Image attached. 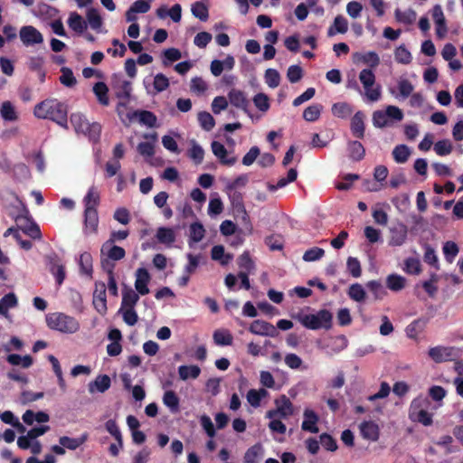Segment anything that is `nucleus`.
Masks as SVG:
<instances>
[{
    "mask_svg": "<svg viewBox=\"0 0 463 463\" xmlns=\"http://www.w3.org/2000/svg\"><path fill=\"white\" fill-rule=\"evenodd\" d=\"M354 61L355 62H363L368 65L370 68L364 69L359 73V80L364 89V94L368 100L377 101L381 98V86L375 85V75L373 69H375L380 64L379 55L370 51L365 53L355 52L354 54Z\"/></svg>",
    "mask_w": 463,
    "mask_h": 463,
    "instance_id": "1",
    "label": "nucleus"
},
{
    "mask_svg": "<svg viewBox=\"0 0 463 463\" xmlns=\"http://www.w3.org/2000/svg\"><path fill=\"white\" fill-rule=\"evenodd\" d=\"M37 118L49 119L61 128H68V106L57 99H46L33 109Z\"/></svg>",
    "mask_w": 463,
    "mask_h": 463,
    "instance_id": "2",
    "label": "nucleus"
},
{
    "mask_svg": "<svg viewBox=\"0 0 463 463\" xmlns=\"http://www.w3.org/2000/svg\"><path fill=\"white\" fill-rule=\"evenodd\" d=\"M100 265L109 276V291L116 296V279L113 269L116 266V231H112L109 239L100 249Z\"/></svg>",
    "mask_w": 463,
    "mask_h": 463,
    "instance_id": "3",
    "label": "nucleus"
},
{
    "mask_svg": "<svg viewBox=\"0 0 463 463\" xmlns=\"http://www.w3.org/2000/svg\"><path fill=\"white\" fill-rule=\"evenodd\" d=\"M300 324L310 330H329L333 326V314L327 309H320L316 314L299 315Z\"/></svg>",
    "mask_w": 463,
    "mask_h": 463,
    "instance_id": "4",
    "label": "nucleus"
},
{
    "mask_svg": "<svg viewBox=\"0 0 463 463\" xmlns=\"http://www.w3.org/2000/svg\"><path fill=\"white\" fill-rule=\"evenodd\" d=\"M46 324L49 328L66 334L75 333L80 328L79 322L74 317L61 312L47 315Z\"/></svg>",
    "mask_w": 463,
    "mask_h": 463,
    "instance_id": "5",
    "label": "nucleus"
},
{
    "mask_svg": "<svg viewBox=\"0 0 463 463\" xmlns=\"http://www.w3.org/2000/svg\"><path fill=\"white\" fill-rule=\"evenodd\" d=\"M16 223V229L18 232L21 230L24 234L32 238L33 240H41L43 235L39 225L33 220L29 215V212L26 208L24 209V213L18 214L14 218Z\"/></svg>",
    "mask_w": 463,
    "mask_h": 463,
    "instance_id": "6",
    "label": "nucleus"
},
{
    "mask_svg": "<svg viewBox=\"0 0 463 463\" xmlns=\"http://www.w3.org/2000/svg\"><path fill=\"white\" fill-rule=\"evenodd\" d=\"M429 356L437 364L456 361L460 357V349L455 346L437 345L429 349Z\"/></svg>",
    "mask_w": 463,
    "mask_h": 463,
    "instance_id": "7",
    "label": "nucleus"
},
{
    "mask_svg": "<svg viewBox=\"0 0 463 463\" xmlns=\"http://www.w3.org/2000/svg\"><path fill=\"white\" fill-rule=\"evenodd\" d=\"M226 192L228 194L234 216L236 218H240L243 222H249L250 216L243 203L242 194L241 192L232 190H226Z\"/></svg>",
    "mask_w": 463,
    "mask_h": 463,
    "instance_id": "8",
    "label": "nucleus"
},
{
    "mask_svg": "<svg viewBox=\"0 0 463 463\" xmlns=\"http://www.w3.org/2000/svg\"><path fill=\"white\" fill-rule=\"evenodd\" d=\"M277 408L267 411L266 417L273 419L276 417L287 419L294 412L293 404L286 395H281L279 400H276Z\"/></svg>",
    "mask_w": 463,
    "mask_h": 463,
    "instance_id": "9",
    "label": "nucleus"
},
{
    "mask_svg": "<svg viewBox=\"0 0 463 463\" xmlns=\"http://www.w3.org/2000/svg\"><path fill=\"white\" fill-rule=\"evenodd\" d=\"M229 102L235 108L241 109L247 115L251 116L250 108V100L246 96V93L238 89H232L228 92Z\"/></svg>",
    "mask_w": 463,
    "mask_h": 463,
    "instance_id": "10",
    "label": "nucleus"
},
{
    "mask_svg": "<svg viewBox=\"0 0 463 463\" xmlns=\"http://www.w3.org/2000/svg\"><path fill=\"white\" fill-rule=\"evenodd\" d=\"M20 39L25 46L38 44L43 42L41 32L32 25H25L21 28Z\"/></svg>",
    "mask_w": 463,
    "mask_h": 463,
    "instance_id": "11",
    "label": "nucleus"
},
{
    "mask_svg": "<svg viewBox=\"0 0 463 463\" xmlns=\"http://www.w3.org/2000/svg\"><path fill=\"white\" fill-rule=\"evenodd\" d=\"M249 331L253 335L275 337L279 332L277 328L270 323L257 319L251 322Z\"/></svg>",
    "mask_w": 463,
    "mask_h": 463,
    "instance_id": "12",
    "label": "nucleus"
},
{
    "mask_svg": "<svg viewBox=\"0 0 463 463\" xmlns=\"http://www.w3.org/2000/svg\"><path fill=\"white\" fill-rule=\"evenodd\" d=\"M433 21L436 24V34L439 39L444 38L447 33V24L444 13L440 5H435L431 11Z\"/></svg>",
    "mask_w": 463,
    "mask_h": 463,
    "instance_id": "13",
    "label": "nucleus"
},
{
    "mask_svg": "<svg viewBox=\"0 0 463 463\" xmlns=\"http://www.w3.org/2000/svg\"><path fill=\"white\" fill-rule=\"evenodd\" d=\"M150 274L145 268H138L136 271L135 288L137 293L145 296L149 293L148 283L150 281Z\"/></svg>",
    "mask_w": 463,
    "mask_h": 463,
    "instance_id": "14",
    "label": "nucleus"
},
{
    "mask_svg": "<svg viewBox=\"0 0 463 463\" xmlns=\"http://www.w3.org/2000/svg\"><path fill=\"white\" fill-rule=\"evenodd\" d=\"M361 436L370 441H377L380 437V428L377 423L373 420H364L360 426Z\"/></svg>",
    "mask_w": 463,
    "mask_h": 463,
    "instance_id": "15",
    "label": "nucleus"
},
{
    "mask_svg": "<svg viewBox=\"0 0 463 463\" xmlns=\"http://www.w3.org/2000/svg\"><path fill=\"white\" fill-rule=\"evenodd\" d=\"M408 236L407 226L403 223H399L390 229L389 245L402 246L405 243Z\"/></svg>",
    "mask_w": 463,
    "mask_h": 463,
    "instance_id": "16",
    "label": "nucleus"
},
{
    "mask_svg": "<svg viewBox=\"0 0 463 463\" xmlns=\"http://www.w3.org/2000/svg\"><path fill=\"white\" fill-rule=\"evenodd\" d=\"M211 147L213 155L219 159L222 165L232 166L236 163V156L228 157V151L222 143L218 141H213Z\"/></svg>",
    "mask_w": 463,
    "mask_h": 463,
    "instance_id": "17",
    "label": "nucleus"
},
{
    "mask_svg": "<svg viewBox=\"0 0 463 463\" xmlns=\"http://www.w3.org/2000/svg\"><path fill=\"white\" fill-rule=\"evenodd\" d=\"M348 346V339L345 335H340L331 337L330 340L325 344L324 349H327V354L333 355L345 350Z\"/></svg>",
    "mask_w": 463,
    "mask_h": 463,
    "instance_id": "18",
    "label": "nucleus"
},
{
    "mask_svg": "<svg viewBox=\"0 0 463 463\" xmlns=\"http://www.w3.org/2000/svg\"><path fill=\"white\" fill-rule=\"evenodd\" d=\"M304 420L301 424V429L304 431H308L310 433H317L319 431L317 424L319 421L318 415L310 409H306L304 411Z\"/></svg>",
    "mask_w": 463,
    "mask_h": 463,
    "instance_id": "19",
    "label": "nucleus"
},
{
    "mask_svg": "<svg viewBox=\"0 0 463 463\" xmlns=\"http://www.w3.org/2000/svg\"><path fill=\"white\" fill-rule=\"evenodd\" d=\"M93 305L100 314L106 311V287L104 283H96V288L93 293Z\"/></svg>",
    "mask_w": 463,
    "mask_h": 463,
    "instance_id": "20",
    "label": "nucleus"
},
{
    "mask_svg": "<svg viewBox=\"0 0 463 463\" xmlns=\"http://www.w3.org/2000/svg\"><path fill=\"white\" fill-rule=\"evenodd\" d=\"M84 224L87 233H94L99 224V216L96 208L87 207L84 211Z\"/></svg>",
    "mask_w": 463,
    "mask_h": 463,
    "instance_id": "21",
    "label": "nucleus"
},
{
    "mask_svg": "<svg viewBox=\"0 0 463 463\" xmlns=\"http://www.w3.org/2000/svg\"><path fill=\"white\" fill-rule=\"evenodd\" d=\"M352 134L357 138L364 137V115L362 111H357L351 119Z\"/></svg>",
    "mask_w": 463,
    "mask_h": 463,
    "instance_id": "22",
    "label": "nucleus"
},
{
    "mask_svg": "<svg viewBox=\"0 0 463 463\" xmlns=\"http://www.w3.org/2000/svg\"><path fill=\"white\" fill-rule=\"evenodd\" d=\"M111 384L110 378L106 375H99L93 382H90L88 385L90 393H95L96 392H104Z\"/></svg>",
    "mask_w": 463,
    "mask_h": 463,
    "instance_id": "23",
    "label": "nucleus"
},
{
    "mask_svg": "<svg viewBox=\"0 0 463 463\" xmlns=\"http://www.w3.org/2000/svg\"><path fill=\"white\" fill-rule=\"evenodd\" d=\"M92 91L97 98L99 104L107 107L109 104V88L103 81H99L94 84Z\"/></svg>",
    "mask_w": 463,
    "mask_h": 463,
    "instance_id": "24",
    "label": "nucleus"
},
{
    "mask_svg": "<svg viewBox=\"0 0 463 463\" xmlns=\"http://www.w3.org/2000/svg\"><path fill=\"white\" fill-rule=\"evenodd\" d=\"M138 295L139 294L137 293L134 289L125 288L122 290V301L120 308H135L136 304L139 300Z\"/></svg>",
    "mask_w": 463,
    "mask_h": 463,
    "instance_id": "25",
    "label": "nucleus"
},
{
    "mask_svg": "<svg viewBox=\"0 0 463 463\" xmlns=\"http://www.w3.org/2000/svg\"><path fill=\"white\" fill-rule=\"evenodd\" d=\"M6 361L12 365H21L23 368H29L33 364V359L31 355L25 354L21 356L17 354H11L6 356Z\"/></svg>",
    "mask_w": 463,
    "mask_h": 463,
    "instance_id": "26",
    "label": "nucleus"
},
{
    "mask_svg": "<svg viewBox=\"0 0 463 463\" xmlns=\"http://www.w3.org/2000/svg\"><path fill=\"white\" fill-rule=\"evenodd\" d=\"M156 237L160 243L172 245L175 241V233L172 228L159 227Z\"/></svg>",
    "mask_w": 463,
    "mask_h": 463,
    "instance_id": "27",
    "label": "nucleus"
},
{
    "mask_svg": "<svg viewBox=\"0 0 463 463\" xmlns=\"http://www.w3.org/2000/svg\"><path fill=\"white\" fill-rule=\"evenodd\" d=\"M0 115L2 118L5 121H16L18 119V115L15 110L14 106L11 101H4L0 106Z\"/></svg>",
    "mask_w": 463,
    "mask_h": 463,
    "instance_id": "28",
    "label": "nucleus"
},
{
    "mask_svg": "<svg viewBox=\"0 0 463 463\" xmlns=\"http://www.w3.org/2000/svg\"><path fill=\"white\" fill-rule=\"evenodd\" d=\"M133 116L137 118L138 121L146 127L154 128L156 125V116L149 110H136Z\"/></svg>",
    "mask_w": 463,
    "mask_h": 463,
    "instance_id": "29",
    "label": "nucleus"
},
{
    "mask_svg": "<svg viewBox=\"0 0 463 463\" xmlns=\"http://www.w3.org/2000/svg\"><path fill=\"white\" fill-rule=\"evenodd\" d=\"M406 279L398 274H391L386 278V286L392 291H401L405 288Z\"/></svg>",
    "mask_w": 463,
    "mask_h": 463,
    "instance_id": "30",
    "label": "nucleus"
},
{
    "mask_svg": "<svg viewBox=\"0 0 463 463\" xmlns=\"http://www.w3.org/2000/svg\"><path fill=\"white\" fill-rule=\"evenodd\" d=\"M70 121L77 133L86 131L87 128H90V122L87 120L86 117L79 112L72 113L70 117Z\"/></svg>",
    "mask_w": 463,
    "mask_h": 463,
    "instance_id": "31",
    "label": "nucleus"
},
{
    "mask_svg": "<svg viewBox=\"0 0 463 463\" xmlns=\"http://www.w3.org/2000/svg\"><path fill=\"white\" fill-rule=\"evenodd\" d=\"M201 373V369L198 365H180L178 367V374L180 379L185 381L189 378L196 379Z\"/></svg>",
    "mask_w": 463,
    "mask_h": 463,
    "instance_id": "32",
    "label": "nucleus"
},
{
    "mask_svg": "<svg viewBox=\"0 0 463 463\" xmlns=\"http://www.w3.org/2000/svg\"><path fill=\"white\" fill-rule=\"evenodd\" d=\"M410 156L411 150L409 146L404 144L397 145L392 150L393 159L398 164L406 163Z\"/></svg>",
    "mask_w": 463,
    "mask_h": 463,
    "instance_id": "33",
    "label": "nucleus"
},
{
    "mask_svg": "<svg viewBox=\"0 0 463 463\" xmlns=\"http://www.w3.org/2000/svg\"><path fill=\"white\" fill-rule=\"evenodd\" d=\"M349 156L354 161H361L365 156V149L361 142L350 141L348 143Z\"/></svg>",
    "mask_w": 463,
    "mask_h": 463,
    "instance_id": "34",
    "label": "nucleus"
},
{
    "mask_svg": "<svg viewBox=\"0 0 463 463\" xmlns=\"http://www.w3.org/2000/svg\"><path fill=\"white\" fill-rule=\"evenodd\" d=\"M50 271L55 277L57 284L61 285L65 279V268L59 264L55 258L50 260Z\"/></svg>",
    "mask_w": 463,
    "mask_h": 463,
    "instance_id": "35",
    "label": "nucleus"
},
{
    "mask_svg": "<svg viewBox=\"0 0 463 463\" xmlns=\"http://www.w3.org/2000/svg\"><path fill=\"white\" fill-rule=\"evenodd\" d=\"M409 417L412 421L420 422L424 426H430L433 422L432 414L428 410H420L409 413Z\"/></svg>",
    "mask_w": 463,
    "mask_h": 463,
    "instance_id": "36",
    "label": "nucleus"
},
{
    "mask_svg": "<svg viewBox=\"0 0 463 463\" xmlns=\"http://www.w3.org/2000/svg\"><path fill=\"white\" fill-rule=\"evenodd\" d=\"M79 265L80 269V272L82 274H85L89 276L90 278L92 277V256L89 252H83L80 256Z\"/></svg>",
    "mask_w": 463,
    "mask_h": 463,
    "instance_id": "37",
    "label": "nucleus"
},
{
    "mask_svg": "<svg viewBox=\"0 0 463 463\" xmlns=\"http://www.w3.org/2000/svg\"><path fill=\"white\" fill-rule=\"evenodd\" d=\"M87 439V436L83 435L80 438H70L67 436H62L60 438L59 442L60 444L71 450H74L78 449L80 445H82Z\"/></svg>",
    "mask_w": 463,
    "mask_h": 463,
    "instance_id": "38",
    "label": "nucleus"
},
{
    "mask_svg": "<svg viewBox=\"0 0 463 463\" xmlns=\"http://www.w3.org/2000/svg\"><path fill=\"white\" fill-rule=\"evenodd\" d=\"M163 402L172 412L179 411V398L174 391H166L164 393Z\"/></svg>",
    "mask_w": 463,
    "mask_h": 463,
    "instance_id": "39",
    "label": "nucleus"
},
{
    "mask_svg": "<svg viewBox=\"0 0 463 463\" xmlns=\"http://www.w3.org/2000/svg\"><path fill=\"white\" fill-rule=\"evenodd\" d=\"M263 452L261 444L257 443L247 449L244 454V463H258L259 458Z\"/></svg>",
    "mask_w": 463,
    "mask_h": 463,
    "instance_id": "40",
    "label": "nucleus"
},
{
    "mask_svg": "<svg viewBox=\"0 0 463 463\" xmlns=\"http://www.w3.org/2000/svg\"><path fill=\"white\" fill-rule=\"evenodd\" d=\"M68 24L71 30L79 33H82L87 28L86 22L77 13L71 14L68 20Z\"/></svg>",
    "mask_w": 463,
    "mask_h": 463,
    "instance_id": "41",
    "label": "nucleus"
},
{
    "mask_svg": "<svg viewBox=\"0 0 463 463\" xmlns=\"http://www.w3.org/2000/svg\"><path fill=\"white\" fill-rule=\"evenodd\" d=\"M61 75L60 76L59 80L63 86L67 88H73L77 84V80L71 68L61 67Z\"/></svg>",
    "mask_w": 463,
    "mask_h": 463,
    "instance_id": "42",
    "label": "nucleus"
},
{
    "mask_svg": "<svg viewBox=\"0 0 463 463\" xmlns=\"http://www.w3.org/2000/svg\"><path fill=\"white\" fill-rule=\"evenodd\" d=\"M323 110L321 104H313L305 109L303 112V118L308 122H314L317 120Z\"/></svg>",
    "mask_w": 463,
    "mask_h": 463,
    "instance_id": "43",
    "label": "nucleus"
},
{
    "mask_svg": "<svg viewBox=\"0 0 463 463\" xmlns=\"http://www.w3.org/2000/svg\"><path fill=\"white\" fill-rule=\"evenodd\" d=\"M211 257L213 260H220L222 265H226L232 259V255L225 254L222 245L213 246L211 250Z\"/></svg>",
    "mask_w": 463,
    "mask_h": 463,
    "instance_id": "44",
    "label": "nucleus"
},
{
    "mask_svg": "<svg viewBox=\"0 0 463 463\" xmlns=\"http://www.w3.org/2000/svg\"><path fill=\"white\" fill-rule=\"evenodd\" d=\"M332 113L337 118H345L353 113V109L346 102H338L333 105Z\"/></svg>",
    "mask_w": 463,
    "mask_h": 463,
    "instance_id": "45",
    "label": "nucleus"
},
{
    "mask_svg": "<svg viewBox=\"0 0 463 463\" xmlns=\"http://www.w3.org/2000/svg\"><path fill=\"white\" fill-rule=\"evenodd\" d=\"M394 57L395 61L401 64H409L412 60L411 53L403 44L395 49Z\"/></svg>",
    "mask_w": 463,
    "mask_h": 463,
    "instance_id": "46",
    "label": "nucleus"
},
{
    "mask_svg": "<svg viewBox=\"0 0 463 463\" xmlns=\"http://www.w3.org/2000/svg\"><path fill=\"white\" fill-rule=\"evenodd\" d=\"M394 14L396 20L404 24H411L416 19V12L412 9H408L406 11L396 9Z\"/></svg>",
    "mask_w": 463,
    "mask_h": 463,
    "instance_id": "47",
    "label": "nucleus"
},
{
    "mask_svg": "<svg viewBox=\"0 0 463 463\" xmlns=\"http://www.w3.org/2000/svg\"><path fill=\"white\" fill-rule=\"evenodd\" d=\"M268 394V392L265 389H250L247 393V401L253 407H259L260 404V401L263 397Z\"/></svg>",
    "mask_w": 463,
    "mask_h": 463,
    "instance_id": "48",
    "label": "nucleus"
},
{
    "mask_svg": "<svg viewBox=\"0 0 463 463\" xmlns=\"http://www.w3.org/2000/svg\"><path fill=\"white\" fill-rule=\"evenodd\" d=\"M233 337L227 330H216L213 333V341L218 345H231Z\"/></svg>",
    "mask_w": 463,
    "mask_h": 463,
    "instance_id": "49",
    "label": "nucleus"
},
{
    "mask_svg": "<svg viewBox=\"0 0 463 463\" xmlns=\"http://www.w3.org/2000/svg\"><path fill=\"white\" fill-rule=\"evenodd\" d=\"M433 149L438 156H445L452 152L453 146L450 140L442 139L434 144Z\"/></svg>",
    "mask_w": 463,
    "mask_h": 463,
    "instance_id": "50",
    "label": "nucleus"
},
{
    "mask_svg": "<svg viewBox=\"0 0 463 463\" xmlns=\"http://www.w3.org/2000/svg\"><path fill=\"white\" fill-rule=\"evenodd\" d=\"M85 209L87 207L96 208L99 203V193L95 186H91L83 199Z\"/></svg>",
    "mask_w": 463,
    "mask_h": 463,
    "instance_id": "51",
    "label": "nucleus"
},
{
    "mask_svg": "<svg viewBox=\"0 0 463 463\" xmlns=\"http://www.w3.org/2000/svg\"><path fill=\"white\" fill-rule=\"evenodd\" d=\"M192 14L201 21H206L209 17L208 7L203 2H195L192 5Z\"/></svg>",
    "mask_w": 463,
    "mask_h": 463,
    "instance_id": "52",
    "label": "nucleus"
},
{
    "mask_svg": "<svg viewBox=\"0 0 463 463\" xmlns=\"http://www.w3.org/2000/svg\"><path fill=\"white\" fill-rule=\"evenodd\" d=\"M348 296L351 299L354 301L362 302L364 301L366 293L361 284L354 283L350 286L348 290Z\"/></svg>",
    "mask_w": 463,
    "mask_h": 463,
    "instance_id": "53",
    "label": "nucleus"
},
{
    "mask_svg": "<svg viewBox=\"0 0 463 463\" xmlns=\"http://www.w3.org/2000/svg\"><path fill=\"white\" fill-rule=\"evenodd\" d=\"M205 234L203 225L200 222H194L190 225V241L193 242H199L203 240Z\"/></svg>",
    "mask_w": 463,
    "mask_h": 463,
    "instance_id": "54",
    "label": "nucleus"
},
{
    "mask_svg": "<svg viewBox=\"0 0 463 463\" xmlns=\"http://www.w3.org/2000/svg\"><path fill=\"white\" fill-rule=\"evenodd\" d=\"M430 401L427 397H424L423 395H419L418 397L414 398L410 405L409 413L415 412L420 410H428L430 407Z\"/></svg>",
    "mask_w": 463,
    "mask_h": 463,
    "instance_id": "55",
    "label": "nucleus"
},
{
    "mask_svg": "<svg viewBox=\"0 0 463 463\" xmlns=\"http://www.w3.org/2000/svg\"><path fill=\"white\" fill-rule=\"evenodd\" d=\"M265 82L269 88L275 89L280 83V75L275 69H267L264 74Z\"/></svg>",
    "mask_w": 463,
    "mask_h": 463,
    "instance_id": "56",
    "label": "nucleus"
},
{
    "mask_svg": "<svg viewBox=\"0 0 463 463\" xmlns=\"http://www.w3.org/2000/svg\"><path fill=\"white\" fill-rule=\"evenodd\" d=\"M10 232H14V238L15 241L19 243L22 249L25 250H30L33 248V243L31 241L28 240H23L20 233L18 232V229L14 228V226H12L8 228L5 233L4 236L7 237L9 236Z\"/></svg>",
    "mask_w": 463,
    "mask_h": 463,
    "instance_id": "57",
    "label": "nucleus"
},
{
    "mask_svg": "<svg viewBox=\"0 0 463 463\" xmlns=\"http://www.w3.org/2000/svg\"><path fill=\"white\" fill-rule=\"evenodd\" d=\"M198 121L203 129L210 131L215 125L213 117L206 111H202L198 114Z\"/></svg>",
    "mask_w": 463,
    "mask_h": 463,
    "instance_id": "58",
    "label": "nucleus"
},
{
    "mask_svg": "<svg viewBox=\"0 0 463 463\" xmlns=\"http://www.w3.org/2000/svg\"><path fill=\"white\" fill-rule=\"evenodd\" d=\"M325 255V250L319 247H313L305 251L303 254V260L307 262L316 261L320 260Z\"/></svg>",
    "mask_w": 463,
    "mask_h": 463,
    "instance_id": "59",
    "label": "nucleus"
},
{
    "mask_svg": "<svg viewBox=\"0 0 463 463\" xmlns=\"http://www.w3.org/2000/svg\"><path fill=\"white\" fill-rule=\"evenodd\" d=\"M163 64L164 66L170 65L171 62L176 61L181 59L182 53L180 50L176 48H168L163 52Z\"/></svg>",
    "mask_w": 463,
    "mask_h": 463,
    "instance_id": "60",
    "label": "nucleus"
},
{
    "mask_svg": "<svg viewBox=\"0 0 463 463\" xmlns=\"http://www.w3.org/2000/svg\"><path fill=\"white\" fill-rule=\"evenodd\" d=\"M238 265L241 269H244L246 272H251L255 269V264L250 258L249 251H244L238 258Z\"/></svg>",
    "mask_w": 463,
    "mask_h": 463,
    "instance_id": "61",
    "label": "nucleus"
},
{
    "mask_svg": "<svg viewBox=\"0 0 463 463\" xmlns=\"http://www.w3.org/2000/svg\"><path fill=\"white\" fill-rule=\"evenodd\" d=\"M346 267L349 273L354 278H359L362 274V269L360 261L357 258L354 257H348L346 260Z\"/></svg>",
    "mask_w": 463,
    "mask_h": 463,
    "instance_id": "62",
    "label": "nucleus"
},
{
    "mask_svg": "<svg viewBox=\"0 0 463 463\" xmlns=\"http://www.w3.org/2000/svg\"><path fill=\"white\" fill-rule=\"evenodd\" d=\"M253 103L256 108L262 112H266L270 107L269 97L261 92L254 96Z\"/></svg>",
    "mask_w": 463,
    "mask_h": 463,
    "instance_id": "63",
    "label": "nucleus"
},
{
    "mask_svg": "<svg viewBox=\"0 0 463 463\" xmlns=\"http://www.w3.org/2000/svg\"><path fill=\"white\" fill-rule=\"evenodd\" d=\"M443 253L449 262H452L458 253V247L454 241H447L443 246Z\"/></svg>",
    "mask_w": 463,
    "mask_h": 463,
    "instance_id": "64",
    "label": "nucleus"
}]
</instances>
